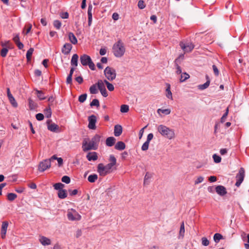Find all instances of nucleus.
Masks as SVG:
<instances>
[{
	"label": "nucleus",
	"mask_w": 249,
	"mask_h": 249,
	"mask_svg": "<svg viewBox=\"0 0 249 249\" xmlns=\"http://www.w3.org/2000/svg\"><path fill=\"white\" fill-rule=\"evenodd\" d=\"M101 140V136L98 134H96L90 141L88 142L86 139H84L82 142V148L84 152H87L90 150H96L98 148L99 142Z\"/></svg>",
	"instance_id": "1"
},
{
	"label": "nucleus",
	"mask_w": 249,
	"mask_h": 249,
	"mask_svg": "<svg viewBox=\"0 0 249 249\" xmlns=\"http://www.w3.org/2000/svg\"><path fill=\"white\" fill-rule=\"evenodd\" d=\"M157 130L163 137L172 140L175 137V131L164 125L160 124L157 127Z\"/></svg>",
	"instance_id": "2"
},
{
	"label": "nucleus",
	"mask_w": 249,
	"mask_h": 249,
	"mask_svg": "<svg viewBox=\"0 0 249 249\" xmlns=\"http://www.w3.org/2000/svg\"><path fill=\"white\" fill-rule=\"evenodd\" d=\"M125 52V48L124 43L121 39H119L112 47V53L116 57H121Z\"/></svg>",
	"instance_id": "3"
},
{
	"label": "nucleus",
	"mask_w": 249,
	"mask_h": 249,
	"mask_svg": "<svg viewBox=\"0 0 249 249\" xmlns=\"http://www.w3.org/2000/svg\"><path fill=\"white\" fill-rule=\"evenodd\" d=\"M113 167L109 163L104 165L103 163H99L97 166V172L100 176H105L112 171Z\"/></svg>",
	"instance_id": "4"
},
{
	"label": "nucleus",
	"mask_w": 249,
	"mask_h": 249,
	"mask_svg": "<svg viewBox=\"0 0 249 249\" xmlns=\"http://www.w3.org/2000/svg\"><path fill=\"white\" fill-rule=\"evenodd\" d=\"M80 60L83 66H89V68L93 71L95 69V65L92 61V60L89 55L85 54L81 55Z\"/></svg>",
	"instance_id": "5"
},
{
	"label": "nucleus",
	"mask_w": 249,
	"mask_h": 249,
	"mask_svg": "<svg viewBox=\"0 0 249 249\" xmlns=\"http://www.w3.org/2000/svg\"><path fill=\"white\" fill-rule=\"evenodd\" d=\"M104 74L106 77L109 81H113L114 80L116 76V73L115 70L109 67H107L104 70Z\"/></svg>",
	"instance_id": "6"
},
{
	"label": "nucleus",
	"mask_w": 249,
	"mask_h": 249,
	"mask_svg": "<svg viewBox=\"0 0 249 249\" xmlns=\"http://www.w3.org/2000/svg\"><path fill=\"white\" fill-rule=\"evenodd\" d=\"M67 217L69 220L71 221L79 220L81 219V215L77 211L73 209L69 210L68 211Z\"/></svg>",
	"instance_id": "7"
},
{
	"label": "nucleus",
	"mask_w": 249,
	"mask_h": 249,
	"mask_svg": "<svg viewBox=\"0 0 249 249\" xmlns=\"http://www.w3.org/2000/svg\"><path fill=\"white\" fill-rule=\"evenodd\" d=\"M245 170L243 168L241 167L238 172V173L236 176V182L235 185L237 187H239L243 181L245 177Z\"/></svg>",
	"instance_id": "8"
},
{
	"label": "nucleus",
	"mask_w": 249,
	"mask_h": 249,
	"mask_svg": "<svg viewBox=\"0 0 249 249\" xmlns=\"http://www.w3.org/2000/svg\"><path fill=\"white\" fill-rule=\"evenodd\" d=\"M51 166V160L46 159L40 162L38 166V170L43 172Z\"/></svg>",
	"instance_id": "9"
},
{
	"label": "nucleus",
	"mask_w": 249,
	"mask_h": 249,
	"mask_svg": "<svg viewBox=\"0 0 249 249\" xmlns=\"http://www.w3.org/2000/svg\"><path fill=\"white\" fill-rule=\"evenodd\" d=\"M104 84V81L99 80L97 83V86L102 96L104 97H106L108 96V94Z\"/></svg>",
	"instance_id": "10"
},
{
	"label": "nucleus",
	"mask_w": 249,
	"mask_h": 249,
	"mask_svg": "<svg viewBox=\"0 0 249 249\" xmlns=\"http://www.w3.org/2000/svg\"><path fill=\"white\" fill-rule=\"evenodd\" d=\"M181 48L184 51V53H190L194 48V45L192 43L185 44L181 42L179 44Z\"/></svg>",
	"instance_id": "11"
},
{
	"label": "nucleus",
	"mask_w": 249,
	"mask_h": 249,
	"mask_svg": "<svg viewBox=\"0 0 249 249\" xmlns=\"http://www.w3.org/2000/svg\"><path fill=\"white\" fill-rule=\"evenodd\" d=\"M89 124L88 127L90 129L95 130L96 129V123L97 122L96 117L92 115L88 117Z\"/></svg>",
	"instance_id": "12"
},
{
	"label": "nucleus",
	"mask_w": 249,
	"mask_h": 249,
	"mask_svg": "<svg viewBox=\"0 0 249 249\" xmlns=\"http://www.w3.org/2000/svg\"><path fill=\"white\" fill-rule=\"evenodd\" d=\"M153 177V174L150 172H146L144 177L143 185H147L150 184L152 181Z\"/></svg>",
	"instance_id": "13"
},
{
	"label": "nucleus",
	"mask_w": 249,
	"mask_h": 249,
	"mask_svg": "<svg viewBox=\"0 0 249 249\" xmlns=\"http://www.w3.org/2000/svg\"><path fill=\"white\" fill-rule=\"evenodd\" d=\"M50 122H51V120H48L47 121V124H48L47 127L48 130L52 132H56L59 129L58 125L54 123L50 124Z\"/></svg>",
	"instance_id": "14"
},
{
	"label": "nucleus",
	"mask_w": 249,
	"mask_h": 249,
	"mask_svg": "<svg viewBox=\"0 0 249 249\" xmlns=\"http://www.w3.org/2000/svg\"><path fill=\"white\" fill-rule=\"evenodd\" d=\"M7 93L8 99L10 103L14 107H17L18 104L16 101L14 97L10 92L9 88H7Z\"/></svg>",
	"instance_id": "15"
},
{
	"label": "nucleus",
	"mask_w": 249,
	"mask_h": 249,
	"mask_svg": "<svg viewBox=\"0 0 249 249\" xmlns=\"http://www.w3.org/2000/svg\"><path fill=\"white\" fill-rule=\"evenodd\" d=\"M8 226V222L7 221H3L2 223L1 236L2 239H4L5 238Z\"/></svg>",
	"instance_id": "16"
},
{
	"label": "nucleus",
	"mask_w": 249,
	"mask_h": 249,
	"mask_svg": "<svg viewBox=\"0 0 249 249\" xmlns=\"http://www.w3.org/2000/svg\"><path fill=\"white\" fill-rule=\"evenodd\" d=\"M72 48V46L71 44L66 43L63 45L62 48V53L64 54H68L70 53Z\"/></svg>",
	"instance_id": "17"
},
{
	"label": "nucleus",
	"mask_w": 249,
	"mask_h": 249,
	"mask_svg": "<svg viewBox=\"0 0 249 249\" xmlns=\"http://www.w3.org/2000/svg\"><path fill=\"white\" fill-rule=\"evenodd\" d=\"M216 192L221 196H223L227 194L226 189L222 185H218L215 187Z\"/></svg>",
	"instance_id": "18"
},
{
	"label": "nucleus",
	"mask_w": 249,
	"mask_h": 249,
	"mask_svg": "<svg viewBox=\"0 0 249 249\" xmlns=\"http://www.w3.org/2000/svg\"><path fill=\"white\" fill-rule=\"evenodd\" d=\"M39 241L40 243L43 245V246H48L51 244V240L44 236H40L39 238Z\"/></svg>",
	"instance_id": "19"
},
{
	"label": "nucleus",
	"mask_w": 249,
	"mask_h": 249,
	"mask_svg": "<svg viewBox=\"0 0 249 249\" xmlns=\"http://www.w3.org/2000/svg\"><path fill=\"white\" fill-rule=\"evenodd\" d=\"M13 39L19 49L21 50L23 49L24 45L23 43H21L19 40V36L18 34L14 36Z\"/></svg>",
	"instance_id": "20"
},
{
	"label": "nucleus",
	"mask_w": 249,
	"mask_h": 249,
	"mask_svg": "<svg viewBox=\"0 0 249 249\" xmlns=\"http://www.w3.org/2000/svg\"><path fill=\"white\" fill-rule=\"evenodd\" d=\"M89 161H95L98 159L97 153L95 152H89L86 156Z\"/></svg>",
	"instance_id": "21"
},
{
	"label": "nucleus",
	"mask_w": 249,
	"mask_h": 249,
	"mask_svg": "<svg viewBox=\"0 0 249 249\" xmlns=\"http://www.w3.org/2000/svg\"><path fill=\"white\" fill-rule=\"evenodd\" d=\"M123 128L121 125L117 124L114 126V134L116 137L120 136L122 133Z\"/></svg>",
	"instance_id": "22"
},
{
	"label": "nucleus",
	"mask_w": 249,
	"mask_h": 249,
	"mask_svg": "<svg viewBox=\"0 0 249 249\" xmlns=\"http://www.w3.org/2000/svg\"><path fill=\"white\" fill-rule=\"evenodd\" d=\"M166 96L167 98L173 100L172 93L171 91V86L168 83L166 84Z\"/></svg>",
	"instance_id": "23"
},
{
	"label": "nucleus",
	"mask_w": 249,
	"mask_h": 249,
	"mask_svg": "<svg viewBox=\"0 0 249 249\" xmlns=\"http://www.w3.org/2000/svg\"><path fill=\"white\" fill-rule=\"evenodd\" d=\"M116 139L113 137H108L106 141V144L107 146H112L115 143Z\"/></svg>",
	"instance_id": "24"
},
{
	"label": "nucleus",
	"mask_w": 249,
	"mask_h": 249,
	"mask_svg": "<svg viewBox=\"0 0 249 249\" xmlns=\"http://www.w3.org/2000/svg\"><path fill=\"white\" fill-rule=\"evenodd\" d=\"M68 37L70 41L73 44L75 45L77 43V39L74 35V34L72 32H70L68 33Z\"/></svg>",
	"instance_id": "25"
},
{
	"label": "nucleus",
	"mask_w": 249,
	"mask_h": 249,
	"mask_svg": "<svg viewBox=\"0 0 249 249\" xmlns=\"http://www.w3.org/2000/svg\"><path fill=\"white\" fill-rule=\"evenodd\" d=\"M75 69L74 68H71L70 69V73L67 76L66 79V83L67 84H71L72 83V77Z\"/></svg>",
	"instance_id": "26"
},
{
	"label": "nucleus",
	"mask_w": 249,
	"mask_h": 249,
	"mask_svg": "<svg viewBox=\"0 0 249 249\" xmlns=\"http://www.w3.org/2000/svg\"><path fill=\"white\" fill-rule=\"evenodd\" d=\"M125 148V144L124 142L122 141L117 142V143L115 145V148L118 150H123Z\"/></svg>",
	"instance_id": "27"
},
{
	"label": "nucleus",
	"mask_w": 249,
	"mask_h": 249,
	"mask_svg": "<svg viewBox=\"0 0 249 249\" xmlns=\"http://www.w3.org/2000/svg\"><path fill=\"white\" fill-rule=\"evenodd\" d=\"M178 60L179 59H176L174 61V63H175V67L176 69V73L178 74H180L182 72V70H181V67L179 66V64H180L181 63H178Z\"/></svg>",
	"instance_id": "28"
},
{
	"label": "nucleus",
	"mask_w": 249,
	"mask_h": 249,
	"mask_svg": "<svg viewBox=\"0 0 249 249\" xmlns=\"http://www.w3.org/2000/svg\"><path fill=\"white\" fill-rule=\"evenodd\" d=\"M206 79H207V80L204 84H202V85H199L198 86V88L199 89L204 90V89H206V88H207L209 86L210 83V81L209 79V77L208 75H206Z\"/></svg>",
	"instance_id": "29"
},
{
	"label": "nucleus",
	"mask_w": 249,
	"mask_h": 249,
	"mask_svg": "<svg viewBox=\"0 0 249 249\" xmlns=\"http://www.w3.org/2000/svg\"><path fill=\"white\" fill-rule=\"evenodd\" d=\"M78 55L77 54H74L71 58V64L73 66L76 67L78 65Z\"/></svg>",
	"instance_id": "30"
},
{
	"label": "nucleus",
	"mask_w": 249,
	"mask_h": 249,
	"mask_svg": "<svg viewBox=\"0 0 249 249\" xmlns=\"http://www.w3.org/2000/svg\"><path fill=\"white\" fill-rule=\"evenodd\" d=\"M58 196L60 199H64L67 196L66 190L64 189H59L58 191Z\"/></svg>",
	"instance_id": "31"
},
{
	"label": "nucleus",
	"mask_w": 249,
	"mask_h": 249,
	"mask_svg": "<svg viewBox=\"0 0 249 249\" xmlns=\"http://www.w3.org/2000/svg\"><path fill=\"white\" fill-rule=\"evenodd\" d=\"M98 178V176L96 174H91L90 175L88 178V180L89 182L91 183L94 182Z\"/></svg>",
	"instance_id": "32"
},
{
	"label": "nucleus",
	"mask_w": 249,
	"mask_h": 249,
	"mask_svg": "<svg viewBox=\"0 0 249 249\" xmlns=\"http://www.w3.org/2000/svg\"><path fill=\"white\" fill-rule=\"evenodd\" d=\"M44 113L46 118H49L52 115V110L50 107L45 108L44 110Z\"/></svg>",
	"instance_id": "33"
},
{
	"label": "nucleus",
	"mask_w": 249,
	"mask_h": 249,
	"mask_svg": "<svg viewBox=\"0 0 249 249\" xmlns=\"http://www.w3.org/2000/svg\"><path fill=\"white\" fill-rule=\"evenodd\" d=\"M104 83L107 85V87L109 91H112L114 90V87L112 84L110 83L108 81H107L106 79L104 80Z\"/></svg>",
	"instance_id": "34"
},
{
	"label": "nucleus",
	"mask_w": 249,
	"mask_h": 249,
	"mask_svg": "<svg viewBox=\"0 0 249 249\" xmlns=\"http://www.w3.org/2000/svg\"><path fill=\"white\" fill-rule=\"evenodd\" d=\"M223 238V236L219 233H215L213 236V240L215 243H218Z\"/></svg>",
	"instance_id": "35"
},
{
	"label": "nucleus",
	"mask_w": 249,
	"mask_h": 249,
	"mask_svg": "<svg viewBox=\"0 0 249 249\" xmlns=\"http://www.w3.org/2000/svg\"><path fill=\"white\" fill-rule=\"evenodd\" d=\"M157 112L160 114V113L164 114L165 115H168L170 113L171 110L170 109H161L159 108L157 110Z\"/></svg>",
	"instance_id": "36"
},
{
	"label": "nucleus",
	"mask_w": 249,
	"mask_h": 249,
	"mask_svg": "<svg viewBox=\"0 0 249 249\" xmlns=\"http://www.w3.org/2000/svg\"><path fill=\"white\" fill-rule=\"evenodd\" d=\"M109 161L110 163H109V164H110L112 167H113L114 165L116 164V159L114 155H110L109 156Z\"/></svg>",
	"instance_id": "37"
},
{
	"label": "nucleus",
	"mask_w": 249,
	"mask_h": 249,
	"mask_svg": "<svg viewBox=\"0 0 249 249\" xmlns=\"http://www.w3.org/2000/svg\"><path fill=\"white\" fill-rule=\"evenodd\" d=\"M34 49L32 48H30L26 53V58L28 61H29L31 59V56L33 53Z\"/></svg>",
	"instance_id": "38"
},
{
	"label": "nucleus",
	"mask_w": 249,
	"mask_h": 249,
	"mask_svg": "<svg viewBox=\"0 0 249 249\" xmlns=\"http://www.w3.org/2000/svg\"><path fill=\"white\" fill-rule=\"evenodd\" d=\"M96 85L97 84H94L89 88V91L91 94H95L98 93Z\"/></svg>",
	"instance_id": "39"
},
{
	"label": "nucleus",
	"mask_w": 249,
	"mask_h": 249,
	"mask_svg": "<svg viewBox=\"0 0 249 249\" xmlns=\"http://www.w3.org/2000/svg\"><path fill=\"white\" fill-rule=\"evenodd\" d=\"M190 75L187 73L186 72H184L181 75L180 78V82H183L186 81L187 79L189 78Z\"/></svg>",
	"instance_id": "40"
},
{
	"label": "nucleus",
	"mask_w": 249,
	"mask_h": 249,
	"mask_svg": "<svg viewBox=\"0 0 249 249\" xmlns=\"http://www.w3.org/2000/svg\"><path fill=\"white\" fill-rule=\"evenodd\" d=\"M7 199L9 200V201H13L17 197V195L16 194H14V193H8L7 194Z\"/></svg>",
	"instance_id": "41"
},
{
	"label": "nucleus",
	"mask_w": 249,
	"mask_h": 249,
	"mask_svg": "<svg viewBox=\"0 0 249 249\" xmlns=\"http://www.w3.org/2000/svg\"><path fill=\"white\" fill-rule=\"evenodd\" d=\"M129 110V106L126 105H123L121 106L120 111L122 113H126Z\"/></svg>",
	"instance_id": "42"
},
{
	"label": "nucleus",
	"mask_w": 249,
	"mask_h": 249,
	"mask_svg": "<svg viewBox=\"0 0 249 249\" xmlns=\"http://www.w3.org/2000/svg\"><path fill=\"white\" fill-rule=\"evenodd\" d=\"M228 113H229V108H227L226 109L225 112L224 113V114L223 115V116L221 118V120H220L221 123H223L224 122H225V121L227 118V117L228 116Z\"/></svg>",
	"instance_id": "43"
},
{
	"label": "nucleus",
	"mask_w": 249,
	"mask_h": 249,
	"mask_svg": "<svg viewBox=\"0 0 249 249\" xmlns=\"http://www.w3.org/2000/svg\"><path fill=\"white\" fill-rule=\"evenodd\" d=\"M64 187V185L61 183H56L53 185L54 189L59 190V189H63Z\"/></svg>",
	"instance_id": "44"
},
{
	"label": "nucleus",
	"mask_w": 249,
	"mask_h": 249,
	"mask_svg": "<svg viewBox=\"0 0 249 249\" xmlns=\"http://www.w3.org/2000/svg\"><path fill=\"white\" fill-rule=\"evenodd\" d=\"M213 160L214 162L218 163L221 162V157L217 155L216 154H214L213 155Z\"/></svg>",
	"instance_id": "45"
},
{
	"label": "nucleus",
	"mask_w": 249,
	"mask_h": 249,
	"mask_svg": "<svg viewBox=\"0 0 249 249\" xmlns=\"http://www.w3.org/2000/svg\"><path fill=\"white\" fill-rule=\"evenodd\" d=\"M87 97V94L86 93L81 94L79 96L78 101L80 103H83L86 101Z\"/></svg>",
	"instance_id": "46"
},
{
	"label": "nucleus",
	"mask_w": 249,
	"mask_h": 249,
	"mask_svg": "<svg viewBox=\"0 0 249 249\" xmlns=\"http://www.w3.org/2000/svg\"><path fill=\"white\" fill-rule=\"evenodd\" d=\"M185 232V229H184V222H182L179 230V235L182 236V237L184 236Z\"/></svg>",
	"instance_id": "47"
},
{
	"label": "nucleus",
	"mask_w": 249,
	"mask_h": 249,
	"mask_svg": "<svg viewBox=\"0 0 249 249\" xmlns=\"http://www.w3.org/2000/svg\"><path fill=\"white\" fill-rule=\"evenodd\" d=\"M53 25L55 28L59 30L61 26V22L58 20H55L53 21Z\"/></svg>",
	"instance_id": "48"
},
{
	"label": "nucleus",
	"mask_w": 249,
	"mask_h": 249,
	"mask_svg": "<svg viewBox=\"0 0 249 249\" xmlns=\"http://www.w3.org/2000/svg\"><path fill=\"white\" fill-rule=\"evenodd\" d=\"M90 106L91 107H93V106H96L97 107H99L100 104H99V100L98 99H93L92 101V102L90 103Z\"/></svg>",
	"instance_id": "49"
},
{
	"label": "nucleus",
	"mask_w": 249,
	"mask_h": 249,
	"mask_svg": "<svg viewBox=\"0 0 249 249\" xmlns=\"http://www.w3.org/2000/svg\"><path fill=\"white\" fill-rule=\"evenodd\" d=\"M61 180L66 184H69L71 181V178L67 176H64L62 178Z\"/></svg>",
	"instance_id": "50"
},
{
	"label": "nucleus",
	"mask_w": 249,
	"mask_h": 249,
	"mask_svg": "<svg viewBox=\"0 0 249 249\" xmlns=\"http://www.w3.org/2000/svg\"><path fill=\"white\" fill-rule=\"evenodd\" d=\"M8 50L6 48H3L0 52V55L2 57H4L6 56Z\"/></svg>",
	"instance_id": "51"
},
{
	"label": "nucleus",
	"mask_w": 249,
	"mask_h": 249,
	"mask_svg": "<svg viewBox=\"0 0 249 249\" xmlns=\"http://www.w3.org/2000/svg\"><path fill=\"white\" fill-rule=\"evenodd\" d=\"M37 97L40 100H42L45 99L44 93L41 91L37 90Z\"/></svg>",
	"instance_id": "52"
},
{
	"label": "nucleus",
	"mask_w": 249,
	"mask_h": 249,
	"mask_svg": "<svg viewBox=\"0 0 249 249\" xmlns=\"http://www.w3.org/2000/svg\"><path fill=\"white\" fill-rule=\"evenodd\" d=\"M202 244L204 246H207L209 244V241L206 237H202L201 238Z\"/></svg>",
	"instance_id": "53"
},
{
	"label": "nucleus",
	"mask_w": 249,
	"mask_h": 249,
	"mask_svg": "<svg viewBox=\"0 0 249 249\" xmlns=\"http://www.w3.org/2000/svg\"><path fill=\"white\" fill-rule=\"evenodd\" d=\"M138 6L140 9H143L145 8V5L144 3V1L142 0H140L138 1Z\"/></svg>",
	"instance_id": "54"
},
{
	"label": "nucleus",
	"mask_w": 249,
	"mask_h": 249,
	"mask_svg": "<svg viewBox=\"0 0 249 249\" xmlns=\"http://www.w3.org/2000/svg\"><path fill=\"white\" fill-rule=\"evenodd\" d=\"M149 143L148 142H145L142 146V151H146L149 147Z\"/></svg>",
	"instance_id": "55"
},
{
	"label": "nucleus",
	"mask_w": 249,
	"mask_h": 249,
	"mask_svg": "<svg viewBox=\"0 0 249 249\" xmlns=\"http://www.w3.org/2000/svg\"><path fill=\"white\" fill-rule=\"evenodd\" d=\"M36 118L38 121H42L43 120L44 116L43 114L39 113L36 114Z\"/></svg>",
	"instance_id": "56"
},
{
	"label": "nucleus",
	"mask_w": 249,
	"mask_h": 249,
	"mask_svg": "<svg viewBox=\"0 0 249 249\" xmlns=\"http://www.w3.org/2000/svg\"><path fill=\"white\" fill-rule=\"evenodd\" d=\"M213 70L215 76H218L219 74V72L218 68L215 65H213Z\"/></svg>",
	"instance_id": "57"
},
{
	"label": "nucleus",
	"mask_w": 249,
	"mask_h": 249,
	"mask_svg": "<svg viewBox=\"0 0 249 249\" xmlns=\"http://www.w3.org/2000/svg\"><path fill=\"white\" fill-rule=\"evenodd\" d=\"M204 180V178L203 177L200 176L197 178V179L195 180V184H197L202 182Z\"/></svg>",
	"instance_id": "58"
},
{
	"label": "nucleus",
	"mask_w": 249,
	"mask_h": 249,
	"mask_svg": "<svg viewBox=\"0 0 249 249\" xmlns=\"http://www.w3.org/2000/svg\"><path fill=\"white\" fill-rule=\"evenodd\" d=\"M60 17L62 18L67 19L69 18V13L68 12L62 13L60 15Z\"/></svg>",
	"instance_id": "59"
},
{
	"label": "nucleus",
	"mask_w": 249,
	"mask_h": 249,
	"mask_svg": "<svg viewBox=\"0 0 249 249\" xmlns=\"http://www.w3.org/2000/svg\"><path fill=\"white\" fill-rule=\"evenodd\" d=\"M147 127V126H145V127L142 128L139 131V138L140 139H141L143 135V132H144V129Z\"/></svg>",
	"instance_id": "60"
},
{
	"label": "nucleus",
	"mask_w": 249,
	"mask_h": 249,
	"mask_svg": "<svg viewBox=\"0 0 249 249\" xmlns=\"http://www.w3.org/2000/svg\"><path fill=\"white\" fill-rule=\"evenodd\" d=\"M153 134L152 133H149L147 137V139L146 142H148L149 143L151 141V140L153 138Z\"/></svg>",
	"instance_id": "61"
},
{
	"label": "nucleus",
	"mask_w": 249,
	"mask_h": 249,
	"mask_svg": "<svg viewBox=\"0 0 249 249\" xmlns=\"http://www.w3.org/2000/svg\"><path fill=\"white\" fill-rule=\"evenodd\" d=\"M75 79L79 84H81L83 81V79L81 76L76 77Z\"/></svg>",
	"instance_id": "62"
},
{
	"label": "nucleus",
	"mask_w": 249,
	"mask_h": 249,
	"mask_svg": "<svg viewBox=\"0 0 249 249\" xmlns=\"http://www.w3.org/2000/svg\"><path fill=\"white\" fill-rule=\"evenodd\" d=\"M92 5L91 4H89L88 10V15H92Z\"/></svg>",
	"instance_id": "63"
},
{
	"label": "nucleus",
	"mask_w": 249,
	"mask_h": 249,
	"mask_svg": "<svg viewBox=\"0 0 249 249\" xmlns=\"http://www.w3.org/2000/svg\"><path fill=\"white\" fill-rule=\"evenodd\" d=\"M228 150L226 148H222L220 150V153L221 155H224L227 153Z\"/></svg>",
	"instance_id": "64"
}]
</instances>
